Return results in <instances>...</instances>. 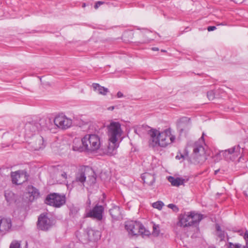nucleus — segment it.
<instances>
[{
    "instance_id": "f257e3e1",
    "label": "nucleus",
    "mask_w": 248,
    "mask_h": 248,
    "mask_svg": "<svg viewBox=\"0 0 248 248\" xmlns=\"http://www.w3.org/2000/svg\"><path fill=\"white\" fill-rule=\"evenodd\" d=\"M150 137L149 144L150 147H166L173 143L175 136L172 134L170 128H167L162 131L152 128L148 131Z\"/></svg>"
},
{
    "instance_id": "f03ea898",
    "label": "nucleus",
    "mask_w": 248,
    "mask_h": 248,
    "mask_svg": "<svg viewBox=\"0 0 248 248\" xmlns=\"http://www.w3.org/2000/svg\"><path fill=\"white\" fill-rule=\"evenodd\" d=\"M108 145L106 154L108 155H113L117 153V149L119 146L118 142L122 135L121 125L119 122H112L108 126Z\"/></svg>"
},
{
    "instance_id": "7ed1b4c3",
    "label": "nucleus",
    "mask_w": 248,
    "mask_h": 248,
    "mask_svg": "<svg viewBox=\"0 0 248 248\" xmlns=\"http://www.w3.org/2000/svg\"><path fill=\"white\" fill-rule=\"evenodd\" d=\"M202 218V215L195 212H190L187 214L180 215L177 225L183 228L196 226Z\"/></svg>"
},
{
    "instance_id": "20e7f679",
    "label": "nucleus",
    "mask_w": 248,
    "mask_h": 248,
    "mask_svg": "<svg viewBox=\"0 0 248 248\" xmlns=\"http://www.w3.org/2000/svg\"><path fill=\"white\" fill-rule=\"evenodd\" d=\"M81 141L85 149L90 152L98 150L101 146L100 138L95 134L86 135Z\"/></svg>"
},
{
    "instance_id": "39448f33",
    "label": "nucleus",
    "mask_w": 248,
    "mask_h": 248,
    "mask_svg": "<svg viewBox=\"0 0 248 248\" xmlns=\"http://www.w3.org/2000/svg\"><path fill=\"white\" fill-rule=\"evenodd\" d=\"M125 229L129 235H148L149 232L146 230L144 226L140 222L135 221H127L125 223Z\"/></svg>"
},
{
    "instance_id": "423d86ee",
    "label": "nucleus",
    "mask_w": 248,
    "mask_h": 248,
    "mask_svg": "<svg viewBox=\"0 0 248 248\" xmlns=\"http://www.w3.org/2000/svg\"><path fill=\"white\" fill-rule=\"evenodd\" d=\"M205 149L199 142L193 145V152L190 157V161L195 164H202L206 159Z\"/></svg>"
},
{
    "instance_id": "0eeeda50",
    "label": "nucleus",
    "mask_w": 248,
    "mask_h": 248,
    "mask_svg": "<svg viewBox=\"0 0 248 248\" xmlns=\"http://www.w3.org/2000/svg\"><path fill=\"white\" fill-rule=\"evenodd\" d=\"M66 202L65 195L57 193H51L47 195L45 199V203L55 208H60Z\"/></svg>"
},
{
    "instance_id": "6e6552de",
    "label": "nucleus",
    "mask_w": 248,
    "mask_h": 248,
    "mask_svg": "<svg viewBox=\"0 0 248 248\" xmlns=\"http://www.w3.org/2000/svg\"><path fill=\"white\" fill-rule=\"evenodd\" d=\"M241 153V147L239 145L230 149L219 151V154L227 161L234 160Z\"/></svg>"
},
{
    "instance_id": "1a4fd4ad",
    "label": "nucleus",
    "mask_w": 248,
    "mask_h": 248,
    "mask_svg": "<svg viewBox=\"0 0 248 248\" xmlns=\"http://www.w3.org/2000/svg\"><path fill=\"white\" fill-rule=\"evenodd\" d=\"M48 124L46 123V120L45 119H40L39 123H35L32 124H30L29 127L32 132H35L36 131H42L48 129L50 131L52 130L53 124L50 119L48 120Z\"/></svg>"
},
{
    "instance_id": "9d476101",
    "label": "nucleus",
    "mask_w": 248,
    "mask_h": 248,
    "mask_svg": "<svg viewBox=\"0 0 248 248\" xmlns=\"http://www.w3.org/2000/svg\"><path fill=\"white\" fill-rule=\"evenodd\" d=\"M104 208L102 205L97 204L92 209L86 213V217L100 221L103 218Z\"/></svg>"
},
{
    "instance_id": "9b49d317",
    "label": "nucleus",
    "mask_w": 248,
    "mask_h": 248,
    "mask_svg": "<svg viewBox=\"0 0 248 248\" xmlns=\"http://www.w3.org/2000/svg\"><path fill=\"white\" fill-rule=\"evenodd\" d=\"M53 122L55 126L62 129L69 128L72 124L71 119L63 115L57 116L53 120Z\"/></svg>"
},
{
    "instance_id": "f8f14e48",
    "label": "nucleus",
    "mask_w": 248,
    "mask_h": 248,
    "mask_svg": "<svg viewBox=\"0 0 248 248\" xmlns=\"http://www.w3.org/2000/svg\"><path fill=\"white\" fill-rule=\"evenodd\" d=\"M53 225L52 221L44 214L39 217L37 222L38 228L42 231H47Z\"/></svg>"
},
{
    "instance_id": "ddd939ff",
    "label": "nucleus",
    "mask_w": 248,
    "mask_h": 248,
    "mask_svg": "<svg viewBox=\"0 0 248 248\" xmlns=\"http://www.w3.org/2000/svg\"><path fill=\"white\" fill-rule=\"evenodd\" d=\"M12 182L16 185H21L27 181V177L23 171H17L11 173Z\"/></svg>"
},
{
    "instance_id": "4468645a",
    "label": "nucleus",
    "mask_w": 248,
    "mask_h": 248,
    "mask_svg": "<svg viewBox=\"0 0 248 248\" xmlns=\"http://www.w3.org/2000/svg\"><path fill=\"white\" fill-rule=\"evenodd\" d=\"M190 119L186 117L180 118L177 123V127L180 134L187 131L190 128Z\"/></svg>"
},
{
    "instance_id": "2eb2a0df",
    "label": "nucleus",
    "mask_w": 248,
    "mask_h": 248,
    "mask_svg": "<svg viewBox=\"0 0 248 248\" xmlns=\"http://www.w3.org/2000/svg\"><path fill=\"white\" fill-rule=\"evenodd\" d=\"M12 227L10 219L0 218V235H3L9 232Z\"/></svg>"
},
{
    "instance_id": "dca6fc26",
    "label": "nucleus",
    "mask_w": 248,
    "mask_h": 248,
    "mask_svg": "<svg viewBox=\"0 0 248 248\" xmlns=\"http://www.w3.org/2000/svg\"><path fill=\"white\" fill-rule=\"evenodd\" d=\"M90 173V168L89 167H82L80 169L76 174V180L77 182H80L83 184L86 179V175Z\"/></svg>"
},
{
    "instance_id": "f3484780",
    "label": "nucleus",
    "mask_w": 248,
    "mask_h": 248,
    "mask_svg": "<svg viewBox=\"0 0 248 248\" xmlns=\"http://www.w3.org/2000/svg\"><path fill=\"white\" fill-rule=\"evenodd\" d=\"M109 213L114 220H119L122 219V215L119 206H113L109 210Z\"/></svg>"
},
{
    "instance_id": "a211bd4d",
    "label": "nucleus",
    "mask_w": 248,
    "mask_h": 248,
    "mask_svg": "<svg viewBox=\"0 0 248 248\" xmlns=\"http://www.w3.org/2000/svg\"><path fill=\"white\" fill-rule=\"evenodd\" d=\"M142 180L143 181V183L146 184L147 186H152L155 182V177L154 174L145 172L141 175Z\"/></svg>"
},
{
    "instance_id": "6ab92c4d",
    "label": "nucleus",
    "mask_w": 248,
    "mask_h": 248,
    "mask_svg": "<svg viewBox=\"0 0 248 248\" xmlns=\"http://www.w3.org/2000/svg\"><path fill=\"white\" fill-rule=\"evenodd\" d=\"M168 180L172 186L177 187L183 185L185 182V179L182 178H175L170 176L168 177Z\"/></svg>"
},
{
    "instance_id": "aec40b11",
    "label": "nucleus",
    "mask_w": 248,
    "mask_h": 248,
    "mask_svg": "<svg viewBox=\"0 0 248 248\" xmlns=\"http://www.w3.org/2000/svg\"><path fill=\"white\" fill-rule=\"evenodd\" d=\"M28 192L30 194L29 200L31 202L38 198L40 195L39 190L32 186L28 187Z\"/></svg>"
},
{
    "instance_id": "412c9836",
    "label": "nucleus",
    "mask_w": 248,
    "mask_h": 248,
    "mask_svg": "<svg viewBox=\"0 0 248 248\" xmlns=\"http://www.w3.org/2000/svg\"><path fill=\"white\" fill-rule=\"evenodd\" d=\"M246 244L245 246H243L240 244H233L231 242H229L227 245V248H248V232H246L244 236Z\"/></svg>"
},
{
    "instance_id": "4be33fe9",
    "label": "nucleus",
    "mask_w": 248,
    "mask_h": 248,
    "mask_svg": "<svg viewBox=\"0 0 248 248\" xmlns=\"http://www.w3.org/2000/svg\"><path fill=\"white\" fill-rule=\"evenodd\" d=\"M93 87L94 91H97L99 94L106 95L109 92L108 88L100 86L97 83H93Z\"/></svg>"
},
{
    "instance_id": "5701e85b",
    "label": "nucleus",
    "mask_w": 248,
    "mask_h": 248,
    "mask_svg": "<svg viewBox=\"0 0 248 248\" xmlns=\"http://www.w3.org/2000/svg\"><path fill=\"white\" fill-rule=\"evenodd\" d=\"M43 138L41 136L38 137L34 143H33L32 148L34 150H39L43 148L44 146L43 144Z\"/></svg>"
},
{
    "instance_id": "b1692460",
    "label": "nucleus",
    "mask_w": 248,
    "mask_h": 248,
    "mask_svg": "<svg viewBox=\"0 0 248 248\" xmlns=\"http://www.w3.org/2000/svg\"><path fill=\"white\" fill-rule=\"evenodd\" d=\"M5 198L7 202L11 204L15 201V196L13 192L9 190L5 192Z\"/></svg>"
},
{
    "instance_id": "393cba45",
    "label": "nucleus",
    "mask_w": 248,
    "mask_h": 248,
    "mask_svg": "<svg viewBox=\"0 0 248 248\" xmlns=\"http://www.w3.org/2000/svg\"><path fill=\"white\" fill-rule=\"evenodd\" d=\"M216 235L220 239V241H223L225 238L226 233L224 231L221 230L218 225H216Z\"/></svg>"
},
{
    "instance_id": "a878e982",
    "label": "nucleus",
    "mask_w": 248,
    "mask_h": 248,
    "mask_svg": "<svg viewBox=\"0 0 248 248\" xmlns=\"http://www.w3.org/2000/svg\"><path fill=\"white\" fill-rule=\"evenodd\" d=\"M89 237L90 239L95 241L98 239L100 237L99 232L98 231L94 232L93 230H91L88 232Z\"/></svg>"
},
{
    "instance_id": "bb28decb",
    "label": "nucleus",
    "mask_w": 248,
    "mask_h": 248,
    "mask_svg": "<svg viewBox=\"0 0 248 248\" xmlns=\"http://www.w3.org/2000/svg\"><path fill=\"white\" fill-rule=\"evenodd\" d=\"M90 172H91V175L88 176V179L87 182L90 185L94 184L96 183V177L94 172L93 170L90 169Z\"/></svg>"
},
{
    "instance_id": "cd10ccee",
    "label": "nucleus",
    "mask_w": 248,
    "mask_h": 248,
    "mask_svg": "<svg viewBox=\"0 0 248 248\" xmlns=\"http://www.w3.org/2000/svg\"><path fill=\"white\" fill-rule=\"evenodd\" d=\"M164 203L161 201H157L156 202H154L152 204V206L156 209H157L159 210H161L163 206H164Z\"/></svg>"
},
{
    "instance_id": "c85d7f7f",
    "label": "nucleus",
    "mask_w": 248,
    "mask_h": 248,
    "mask_svg": "<svg viewBox=\"0 0 248 248\" xmlns=\"http://www.w3.org/2000/svg\"><path fill=\"white\" fill-rule=\"evenodd\" d=\"M9 248H21L20 242L16 240L12 241L10 245Z\"/></svg>"
},
{
    "instance_id": "c756f323",
    "label": "nucleus",
    "mask_w": 248,
    "mask_h": 248,
    "mask_svg": "<svg viewBox=\"0 0 248 248\" xmlns=\"http://www.w3.org/2000/svg\"><path fill=\"white\" fill-rule=\"evenodd\" d=\"M207 96L209 100H212L215 98V94L213 91H210L207 92Z\"/></svg>"
},
{
    "instance_id": "7c9ffc66",
    "label": "nucleus",
    "mask_w": 248,
    "mask_h": 248,
    "mask_svg": "<svg viewBox=\"0 0 248 248\" xmlns=\"http://www.w3.org/2000/svg\"><path fill=\"white\" fill-rule=\"evenodd\" d=\"M168 206L169 208L172 209L174 212H176L179 211V208L175 204H169Z\"/></svg>"
},
{
    "instance_id": "2f4dec72",
    "label": "nucleus",
    "mask_w": 248,
    "mask_h": 248,
    "mask_svg": "<svg viewBox=\"0 0 248 248\" xmlns=\"http://www.w3.org/2000/svg\"><path fill=\"white\" fill-rule=\"evenodd\" d=\"M153 233L155 235H158L159 233V226L154 225L153 226Z\"/></svg>"
},
{
    "instance_id": "473e14b6",
    "label": "nucleus",
    "mask_w": 248,
    "mask_h": 248,
    "mask_svg": "<svg viewBox=\"0 0 248 248\" xmlns=\"http://www.w3.org/2000/svg\"><path fill=\"white\" fill-rule=\"evenodd\" d=\"M104 3V2L102 1H97L94 6V7L95 9H97L99 6H100L101 5L103 4Z\"/></svg>"
},
{
    "instance_id": "72a5a7b5",
    "label": "nucleus",
    "mask_w": 248,
    "mask_h": 248,
    "mask_svg": "<svg viewBox=\"0 0 248 248\" xmlns=\"http://www.w3.org/2000/svg\"><path fill=\"white\" fill-rule=\"evenodd\" d=\"M217 29L216 26H209L207 28V31H211L215 30Z\"/></svg>"
},
{
    "instance_id": "f704fd0d",
    "label": "nucleus",
    "mask_w": 248,
    "mask_h": 248,
    "mask_svg": "<svg viewBox=\"0 0 248 248\" xmlns=\"http://www.w3.org/2000/svg\"><path fill=\"white\" fill-rule=\"evenodd\" d=\"M117 96L118 98H121L124 96L123 93L121 92H118L117 93Z\"/></svg>"
},
{
    "instance_id": "c9c22d12",
    "label": "nucleus",
    "mask_w": 248,
    "mask_h": 248,
    "mask_svg": "<svg viewBox=\"0 0 248 248\" xmlns=\"http://www.w3.org/2000/svg\"><path fill=\"white\" fill-rule=\"evenodd\" d=\"M61 176H62V177L63 178H64V179H66V178H67V174H66V172H62V173Z\"/></svg>"
},
{
    "instance_id": "e433bc0d",
    "label": "nucleus",
    "mask_w": 248,
    "mask_h": 248,
    "mask_svg": "<svg viewBox=\"0 0 248 248\" xmlns=\"http://www.w3.org/2000/svg\"><path fill=\"white\" fill-rule=\"evenodd\" d=\"M87 203L89 205H90L91 204V200L89 199L87 202Z\"/></svg>"
},
{
    "instance_id": "4c0bfd02",
    "label": "nucleus",
    "mask_w": 248,
    "mask_h": 248,
    "mask_svg": "<svg viewBox=\"0 0 248 248\" xmlns=\"http://www.w3.org/2000/svg\"><path fill=\"white\" fill-rule=\"evenodd\" d=\"M114 108V106H112V107H110L109 108H108V110H113Z\"/></svg>"
},
{
    "instance_id": "58836bf2",
    "label": "nucleus",
    "mask_w": 248,
    "mask_h": 248,
    "mask_svg": "<svg viewBox=\"0 0 248 248\" xmlns=\"http://www.w3.org/2000/svg\"><path fill=\"white\" fill-rule=\"evenodd\" d=\"M152 50H158V48L157 47H153Z\"/></svg>"
},
{
    "instance_id": "ea45409f",
    "label": "nucleus",
    "mask_w": 248,
    "mask_h": 248,
    "mask_svg": "<svg viewBox=\"0 0 248 248\" xmlns=\"http://www.w3.org/2000/svg\"><path fill=\"white\" fill-rule=\"evenodd\" d=\"M219 170H217L215 171V174H217L219 171Z\"/></svg>"
},
{
    "instance_id": "a19ab883",
    "label": "nucleus",
    "mask_w": 248,
    "mask_h": 248,
    "mask_svg": "<svg viewBox=\"0 0 248 248\" xmlns=\"http://www.w3.org/2000/svg\"><path fill=\"white\" fill-rule=\"evenodd\" d=\"M86 3H83L82 4V7L83 8H84V7H86Z\"/></svg>"
},
{
    "instance_id": "79ce46f5",
    "label": "nucleus",
    "mask_w": 248,
    "mask_h": 248,
    "mask_svg": "<svg viewBox=\"0 0 248 248\" xmlns=\"http://www.w3.org/2000/svg\"><path fill=\"white\" fill-rule=\"evenodd\" d=\"M225 25V24H224V23H220V24H217V25Z\"/></svg>"
},
{
    "instance_id": "37998d69",
    "label": "nucleus",
    "mask_w": 248,
    "mask_h": 248,
    "mask_svg": "<svg viewBox=\"0 0 248 248\" xmlns=\"http://www.w3.org/2000/svg\"><path fill=\"white\" fill-rule=\"evenodd\" d=\"M208 248H214L213 247H209Z\"/></svg>"
},
{
    "instance_id": "c03bdc74",
    "label": "nucleus",
    "mask_w": 248,
    "mask_h": 248,
    "mask_svg": "<svg viewBox=\"0 0 248 248\" xmlns=\"http://www.w3.org/2000/svg\"><path fill=\"white\" fill-rule=\"evenodd\" d=\"M161 51H162V52H165V51H165V50H161Z\"/></svg>"
}]
</instances>
